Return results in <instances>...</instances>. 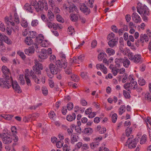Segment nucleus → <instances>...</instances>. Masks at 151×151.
I'll list each match as a JSON object with an SVG mask.
<instances>
[{
    "mask_svg": "<svg viewBox=\"0 0 151 151\" xmlns=\"http://www.w3.org/2000/svg\"><path fill=\"white\" fill-rule=\"evenodd\" d=\"M32 5L34 6V8L37 12L42 11L44 9L46 11L48 9L46 0H42V1H39L38 2L36 1H33L32 2Z\"/></svg>",
    "mask_w": 151,
    "mask_h": 151,
    "instance_id": "f257e3e1",
    "label": "nucleus"
},
{
    "mask_svg": "<svg viewBox=\"0 0 151 151\" xmlns=\"http://www.w3.org/2000/svg\"><path fill=\"white\" fill-rule=\"evenodd\" d=\"M139 137H136L134 139V138L133 136L131 135L130 137L128 139L125 144V145L127 146L128 145L129 148L132 149L134 148L136 146L137 143L139 141Z\"/></svg>",
    "mask_w": 151,
    "mask_h": 151,
    "instance_id": "f03ea898",
    "label": "nucleus"
},
{
    "mask_svg": "<svg viewBox=\"0 0 151 151\" xmlns=\"http://www.w3.org/2000/svg\"><path fill=\"white\" fill-rule=\"evenodd\" d=\"M128 56L130 60L136 64H141L142 62L141 55L139 54L134 55L132 52H129L128 54Z\"/></svg>",
    "mask_w": 151,
    "mask_h": 151,
    "instance_id": "7ed1b4c3",
    "label": "nucleus"
},
{
    "mask_svg": "<svg viewBox=\"0 0 151 151\" xmlns=\"http://www.w3.org/2000/svg\"><path fill=\"white\" fill-rule=\"evenodd\" d=\"M137 9V12L140 15L148 16L150 15L148 9L145 5H143L140 3H138Z\"/></svg>",
    "mask_w": 151,
    "mask_h": 151,
    "instance_id": "20e7f679",
    "label": "nucleus"
},
{
    "mask_svg": "<svg viewBox=\"0 0 151 151\" xmlns=\"http://www.w3.org/2000/svg\"><path fill=\"white\" fill-rule=\"evenodd\" d=\"M60 56L62 58L61 60V61L59 60H57L55 62V65H59L60 67L65 68L67 65V62L65 59V55L63 53H61L60 54Z\"/></svg>",
    "mask_w": 151,
    "mask_h": 151,
    "instance_id": "39448f33",
    "label": "nucleus"
},
{
    "mask_svg": "<svg viewBox=\"0 0 151 151\" xmlns=\"http://www.w3.org/2000/svg\"><path fill=\"white\" fill-rule=\"evenodd\" d=\"M56 66L53 63H51L49 65V68L51 73L53 74H56L60 70V68H62L60 67L59 65H56ZM63 68V67H62Z\"/></svg>",
    "mask_w": 151,
    "mask_h": 151,
    "instance_id": "423d86ee",
    "label": "nucleus"
},
{
    "mask_svg": "<svg viewBox=\"0 0 151 151\" xmlns=\"http://www.w3.org/2000/svg\"><path fill=\"white\" fill-rule=\"evenodd\" d=\"M137 83L136 81H132L127 83L124 85V88L127 90L130 91L131 90L135 89L137 87Z\"/></svg>",
    "mask_w": 151,
    "mask_h": 151,
    "instance_id": "0eeeda50",
    "label": "nucleus"
},
{
    "mask_svg": "<svg viewBox=\"0 0 151 151\" xmlns=\"http://www.w3.org/2000/svg\"><path fill=\"white\" fill-rule=\"evenodd\" d=\"M4 133H3L1 135L2 142L5 144L8 145L11 143L12 141V139L9 136L6 135Z\"/></svg>",
    "mask_w": 151,
    "mask_h": 151,
    "instance_id": "6e6552de",
    "label": "nucleus"
},
{
    "mask_svg": "<svg viewBox=\"0 0 151 151\" xmlns=\"http://www.w3.org/2000/svg\"><path fill=\"white\" fill-rule=\"evenodd\" d=\"M8 81L9 82V83L10 84V85H12V88L15 91L18 93H21L22 90L21 88L17 81H12V82H11L9 81L8 80Z\"/></svg>",
    "mask_w": 151,
    "mask_h": 151,
    "instance_id": "1a4fd4ad",
    "label": "nucleus"
},
{
    "mask_svg": "<svg viewBox=\"0 0 151 151\" xmlns=\"http://www.w3.org/2000/svg\"><path fill=\"white\" fill-rule=\"evenodd\" d=\"M39 60L40 62H42L43 60L47 58V51L45 49H42L41 51L39 52L38 55Z\"/></svg>",
    "mask_w": 151,
    "mask_h": 151,
    "instance_id": "9d476101",
    "label": "nucleus"
},
{
    "mask_svg": "<svg viewBox=\"0 0 151 151\" xmlns=\"http://www.w3.org/2000/svg\"><path fill=\"white\" fill-rule=\"evenodd\" d=\"M6 78H0V86L3 88L5 87L6 88H9L11 86L8 80H6Z\"/></svg>",
    "mask_w": 151,
    "mask_h": 151,
    "instance_id": "9b49d317",
    "label": "nucleus"
},
{
    "mask_svg": "<svg viewBox=\"0 0 151 151\" xmlns=\"http://www.w3.org/2000/svg\"><path fill=\"white\" fill-rule=\"evenodd\" d=\"M132 17L133 20L136 23H139L141 21L142 19L141 18L139 15L136 12H134L132 14Z\"/></svg>",
    "mask_w": 151,
    "mask_h": 151,
    "instance_id": "f8f14e48",
    "label": "nucleus"
},
{
    "mask_svg": "<svg viewBox=\"0 0 151 151\" xmlns=\"http://www.w3.org/2000/svg\"><path fill=\"white\" fill-rule=\"evenodd\" d=\"M46 26L50 29L53 28L55 30L57 29L56 24L50 20H47L46 22Z\"/></svg>",
    "mask_w": 151,
    "mask_h": 151,
    "instance_id": "ddd939ff",
    "label": "nucleus"
},
{
    "mask_svg": "<svg viewBox=\"0 0 151 151\" xmlns=\"http://www.w3.org/2000/svg\"><path fill=\"white\" fill-rule=\"evenodd\" d=\"M2 71L3 73L5 76V77H4V78H6V80H8V81H9V79H8V76L10 73V71L9 69L7 68V67L5 65H3L2 66Z\"/></svg>",
    "mask_w": 151,
    "mask_h": 151,
    "instance_id": "4468645a",
    "label": "nucleus"
},
{
    "mask_svg": "<svg viewBox=\"0 0 151 151\" xmlns=\"http://www.w3.org/2000/svg\"><path fill=\"white\" fill-rule=\"evenodd\" d=\"M80 10L82 12L86 14H89L90 12V10L86 6L85 4H83L81 6Z\"/></svg>",
    "mask_w": 151,
    "mask_h": 151,
    "instance_id": "2eb2a0df",
    "label": "nucleus"
},
{
    "mask_svg": "<svg viewBox=\"0 0 151 151\" xmlns=\"http://www.w3.org/2000/svg\"><path fill=\"white\" fill-rule=\"evenodd\" d=\"M96 67L97 69H100L101 70L104 74L107 73V69L106 68L103 64H97L96 65Z\"/></svg>",
    "mask_w": 151,
    "mask_h": 151,
    "instance_id": "dca6fc26",
    "label": "nucleus"
},
{
    "mask_svg": "<svg viewBox=\"0 0 151 151\" xmlns=\"http://www.w3.org/2000/svg\"><path fill=\"white\" fill-rule=\"evenodd\" d=\"M114 40H109L108 42L109 46L111 47H113L115 46L118 43V38H115Z\"/></svg>",
    "mask_w": 151,
    "mask_h": 151,
    "instance_id": "f3484780",
    "label": "nucleus"
},
{
    "mask_svg": "<svg viewBox=\"0 0 151 151\" xmlns=\"http://www.w3.org/2000/svg\"><path fill=\"white\" fill-rule=\"evenodd\" d=\"M34 49L33 47H30L28 49H26L25 50L24 52L26 54L28 55H30L34 52Z\"/></svg>",
    "mask_w": 151,
    "mask_h": 151,
    "instance_id": "a211bd4d",
    "label": "nucleus"
},
{
    "mask_svg": "<svg viewBox=\"0 0 151 151\" xmlns=\"http://www.w3.org/2000/svg\"><path fill=\"white\" fill-rule=\"evenodd\" d=\"M68 9L69 13L73 12L74 11L77 12L78 10L77 7L73 4L70 5Z\"/></svg>",
    "mask_w": 151,
    "mask_h": 151,
    "instance_id": "6ab92c4d",
    "label": "nucleus"
},
{
    "mask_svg": "<svg viewBox=\"0 0 151 151\" xmlns=\"http://www.w3.org/2000/svg\"><path fill=\"white\" fill-rule=\"evenodd\" d=\"M76 114L75 113H73L72 114V115H68L67 116L66 119L69 122L72 121L74 120L76 118Z\"/></svg>",
    "mask_w": 151,
    "mask_h": 151,
    "instance_id": "aec40b11",
    "label": "nucleus"
},
{
    "mask_svg": "<svg viewBox=\"0 0 151 151\" xmlns=\"http://www.w3.org/2000/svg\"><path fill=\"white\" fill-rule=\"evenodd\" d=\"M123 63L124 66L125 68H128L130 64V63L127 58L124 57L123 59Z\"/></svg>",
    "mask_w": 151,
    "mask_h": 151,
    "instance_id": "412c9836",
    "label": "nucleus"
},
{
    "mask_svg": "<svg viewBox=\"0 0 151 151\" xmlns=\"http://www.w3.org/2000/svg\"><path fill=\"white\" fill-rule=\"evenodd\" d=\"M78 137L76 133L74 134L73 135H71L70 137L71 143L74 144L75 142H77Z\"/></svg>",
    "mask_w": 151,
    "mask_h": 151,
    "instance_id": "4be33fe9",
    "label": "nucleus"
},
{
    "mask_svg": "<svg viewBox=\"0 0 151 151\" xmlns=\"http://www.w3.org/2000/svg\"><path fill=\"white\" fill-rule=\"evenodd\" d=\"M33 6L34 7V6H33V5H32V3L31 4V5H30L29 6L28 4H26L25 5L24 8L25 9H26L27 10H28L30 12L32 13L33 12Z\"/></svg>",
    "mask_w": 151,
    "mask_h": 151,
    "instance_id": "5701e85b",
    "label": "nucleus"
},
{
    "mask_svg": "<svg viewBox=\"0 0 151 151\" xmlns=\"http://www.w3.org/2000/svg\"><path fill=\"white\" fill-rule=\"evenodd\" d=\"M29 77L30 76L27 74H26L25 75V78L27 84L28 86H31L32 84L31 81L29 78Z\"/></svg>",
    "mask_w": 151,
    "mask_h": 151,
    "instance_id": "b1692460",
    "label": "nucleus"
},
{
    "mask_svg": "<svg viewBox=\"0 0 151 151\" xmlns=\"http://www.w3.org/2000/svg\"><path fill=\"white\" fill-rule=\"evenodd\" d=\"M70 19L72 21L76 22L78 19V17L76 14H72L70 15Z\"/></svg>",
    "mask_w": 151,
    "mask_h": 151,
    "instance_id": "393cba45",
    "label": "nucleus"
},
{
    "mask_svg": "<svg viewBox=\"0 0 151 151\" xmlns=\"http://www.w3.org/2000/svg\"><path fill=\"white\" fill-rule=\"evenodd\" d=\"M123 59L121 58H116L115 60V63L117 65L118 67H119L120 64L123 63Z\"/></svg>",
    "mask_w": 151,
    "mask_h": 151,
    "instance_id": "a878e982",
    "label": "nucleus"
},
{
    "mask_svg": "<svg viewBox=\"0 0 151 151\" xmlns=\"http://www.w3.org/2000/svg\"><path fill=\"white\" fill-rule=\"evenodd\" d=\"M145 122H146L147 126L149 129H151V119L149 117H147V118L145 120Z\"/></svg>",
    "mask_w": 151,
    "mask_h": 151,
    "instance_id": "bb28decb",
    "label": "nucleus"
},
{
    "mask_svg": "<svg viewBox=\"0 0 151 151\" xmlns=\"http://www.w3.org/2000/svg\"><path fill=\"white\" fill-rule=\"evenodd\" d=\"M33 42V41L31 37H27L25 40V43L29 45H31Z\"/></svg>",
    "mask_w": 151,
    "mask_h": 151,
    "instance_id": "cd10ccee",
    "label": "nucleus"
},
{
    "mask_svg": "<svg viewBox=\"0 0 151 151\" xmlns=\"http://www.w3.org/2000/svg\"><path fill=\"white\" fill-rule=\"evenodd\" d=\"M118 38L116 37L115 36V34L113 32H112L108 35L107 37V39L108 40H114L115 38Z\"/></svg>",
    "mask_w": 151,
    "mask_h": 151,
    "instance_id": "c85d7f7f",
    "label": "nucleus"
},
{
    "mask_svg": "<svg viewBox=\"0 0 151 151\" xmlns=\"http://www.w3.org/2000/svg\"><path fill=\"white\" fill-rule=\"evenodd\" d=\"M106 52L109 55H113L115 53L114 50L111 48H108L106 50Z\"/></svg>",
    "mask_w": 151,
    "mask_h": 151,
    "instance_id": "c756f323",
    "label": "nucleus"
},
{
    "mask_svg": "<svg viewBox=\"0 0 151 151\" xmlns=\"http://www.w3.org/2000/svg\"><path fill=\"white\" fill-rule=\"evenodd\" d=\"M99 144L98 142H94L90 144V147L91 149H94L98 147Z\"/></svg>",
    "mask_w": 151,
    "mask_h": 151,
    "instance_id": "7c9ffc66",
    "label": "nucleus"
},
{
    "mask_svg": "<svg viewBox=\"0 0 151 151\" xmlns=\"http://www.w3.org/2000/svg\"><path fill=\"white\" fill-rule=\"evenodd\" d=\"M39 115V114L37 113H35L31 115H29V117L32 120H35L37 118Z\"/></svg>",
    "mask_w": 151,
    "mask_h": 151,
    "instance_id": "2f4dec72",
    "label": "nucleus"
},
{
    "mask_svg": "<svg viewBox=\"0 0 151 151\" xmlns=\"http://www.w3.org/2000/svg\"><path fill=\"white\" fill-rule=\"evenodd\" d=\"M125 106L124 105H121L119 109V114L121 115L125 111Z\"/></svg>",
    "mask_w": 151,
    "mask_h": 151,
    "instance_id": "473e14b6",
    "label": "nucleus"
},
{
    "mask_svg": "<svg viewBox=\"0 0 151 151\" xmlns=\"http://www.w3.org/2000/svg\"><path fill=\"white\" fill-rule=\"evenodd\" d=\"M14 21L17 24H19L20 22L19 18V16L18 15V14L17 13H14Z\"/></svg>",
    "mask_w": 151,
    "mask_h": 151,
    "instance_id": "72a5a7b5",
    "label": "nucleus"
},
{
    "mask_svg": "<svg viewBox=\"0 0 151 151\" xmlns=\"http://www.w3.org/2000/svg\"><path fill=\"white\" fill-rule=\"evenodd\" d=\"M33 70L35 73L37 74H41V71L40 70V69L37 68L34 66L32 67Z\"/></svg>",
    "mask_w": 151,
    "mask_h": 151,
    "instance_id": "f704fd0d",
    "label": "nucleus"
},
{
    "mask_svg": "<svg viewBox=\"0 0 151 151\" xmlns=\"http://www.w3.org/2000/svg\"><path fill=\"white\" fill-rule=\"evenodd\" d=\"M56 18L57 20L60 23H63L64 22V19L60 15L58 14L57 15Z\"/></svg>",
    "mask_w": 151,
    "mask_h": 151,
    "instance_id": "c9c22d12",
    "label": "nucleus"
},
{
    "mask_svg": "<svg viewBox=\"0 0 151 151\" xmlns=\"http://www.w3.org/2000/svg\"><path fill=\"white\" fill-rule=\"evenodd\" d=\"M84 131V132L86 134H89L92 133L93 132V130L91 128L89 127L85 128Z\"/></svg>",
    "mask_w": 151,
    "mask_h": 151,
    "instance_id": "e433bc0d",
    "label": "nucleus"
},
{
    "mask_svg": "<svg viewBox=\"0 0 151 151\" xmlns=\"http://www.w3.org/2000/svg\"><path fill=\"white\" fill-rule=\"evenodd\" d=\"M35 65L34 66H36V67L38 68L40 70H42L43 68V67L42 66V65L41 64L38 63V61H35Z\"/></svg>",
    "mask_w": 151,
    "mask_h": 151,
    "instance_id": "4c0bfd02",
    "label": "nucleus"
},
{
    "mask_svg": "<svg viewBox=\"0 0 151 151\" xmlns=\"http://www.w3.org/2000/svg\"><path fill=\"white\" fill-rule=\"evenodd\" d=\"M5 21L6 23L7 24H9V23L13 26H14L15 25V23L13 21H9V18L8 17H6L5 18Z\"/></svg>",
    "mask_w": 151,
    "mask_h": 151,
    "instance_id": "58836bf2",
    "label": "nucleus"
},
{
    "mask_svg": "<svg viewBox=\"0 0 151 151\" xmlns=\"http://www.w3.org/2000/svg\"><path fill=\"white\" fill-rule=\"evenodd\" d=\"M87 74L88 73L87 72H83L81 73L80 76L83 79H87L88 78Z\"/></svg>",
    "mask_w": 151,
    "mask_h": 151,
    "instance_id": "ea45409f",
    "label": "nucleus"
},
{
    "mask_svg": "<svg viewBox=\"0 0 151 151\" xmlns=\"http://www.w3.org/2000/svg\"><path fill=\"white\" fill-rule=\"evenodd\" d=\"M138 82L139 85L142 86L145 85L146 82L142 78H141L138 80Z\"/></svg>",
    "mask_w": 151,
    "mask_h": 151,
    "instance_id": "a19ab883",
    "label": "nucleus"
},
{
    "mask_svg": "<svg viewBox=\"0 0 151 151\" xmlns=\"http://www.w3.org/2000/svg\"><path fill=\"white\" fill-rule=\"evenodd\" d=\"M3 40H4V42L9 45L11 44L12 43L11 40L8 38L7 36L6 35L5 37H4V38Z\"/></svg>",
    "mask_w": 151,
    "mask_h": 151,
    "instance_id": "79ce46f5",
    "label": "nucleus"
},
{
    "mask_svg": "<svg viewBox=\"0 0 151 151\" xmlns=\"http://www.w3.org/2000/svg\"><path fill=\"white\" fill-rule=\"evenodd\" d=\"M47 16L50 19H53L54 18V15L52 12L50 10H48V12Z\"/></svg>",
    "mask_w": 151,
    "mask_h": 151,
    "instance_id": "37998d69",
    "label": "nucleus"
},
{
    "mask_svg": "<svg viewBox=\"0 0 151 151\" xmlns=\"http://www.w3.org/2000/svg\"><path fill=\"white\" fill-rule=\"evenodd\" d=\"M68 33L70 35H72L75 32V30L74 28L72 26L69 27L68 28Z\"/></svg>",
    "mask_w": 151,
    "mask_h": 151,
    "instance_id": "c03bdc74",
    "label": "nucleus"
},
{
    "mask_svg": "<svg viewBox=\"0 0 151 151\" xmlns=\"http://www.w3.org/2000/svg\"><path fill=\"white\" fill-rule=\"evenodd\" d=\"M104 54H106L105 53L103 52H100L98 55V60L100 61H101L104 57Z\"/></svg>",
    "mask_w": 151,
    "mask_h": 151,
    "instance_id": "a18cd8bd",
    "label": "nucleus"
},
{
    "mask_svg": "<svg viewBox=\"0 0 151 151\" xmlns=\"http://www.w3.org/2000/svg\"><path fill=\"white\" fill-rule=\"evenodd\" d=\"M50 118L52 119H54V117L55 118L56 114L53 111H50L48 114Z\"/></svg>",
    "mask_w": 151,
    "mask_h": 151,
    "instance_id": "49530a36",
    "label": "nucleus"
},
{
    "mask_svg": "<svg viewBox=\"0 0 151 151\" xmlns=\"http://www.w3.org/2000/svg\"><path fill=\"white\" fill-rule=\"evenodd\" d=\"M48 4L53 9L55 6V3L54 0H49L48 1Z\"/></svg>",
    "mask_w": 151,
    "mask_h": 151,
    "instance_id": "de8ad7c7",
    "label": "nucleus"
},
{
    "mask_svg": "<svg viewBox=\"0 0 151 151\" xmlns=\"http://www.w3.org/2000/svg\"><path fill=\"white\" fill-rule=\"evenodd\" d=\"M0 49L1 51L3 52L6 50V47L2 41H0Z\"/></svg>",
    "mask_w": 151,
    "mask_h": 151,
    "instance_id": "09e8293b",
    "label": "nucleus"
},
{
    "mask_svg": "<svg viewBox=\"0 0 151 151\" xmlns=\"http://www.w3.org/2000/svg\"><path fill=\"white\" fill-rule=\"evenodd\" d=\"M132 129L131 128H128L126 130V134L127 136V137H129L130 134L132 133Z\"/></svg>",
    "mask_w": 151,
    "mask_h": 151,
    "instance_id": "8fccbe9b",
    "label": "nucleus"
},
{
    "mask_svg": "<svg viewBox=\"0 0 151 151\" xmlns=\"http://www.w3.org/2000/svg\"><path fill=\"white\" fill-rule=\"evenodd\" d=\"M146 141V135H143L140 140V144H143Z\"/></svg>",
    "mask_w": 151,
    "mask_h": 151,
    "instance_id": "3c124183",
    "label": "nucleus"
},
{
    "mask_svg": "<svg viewBox=\"0 0 151 151\" xmlns=\"http://www.w3.org/2000/svg\"><path fill=\"white\" fill-rule=\"evenodd\" d=\"M73 107V103L71 102L69 103L67 105V108L68 110H71Z\"/></svg>",
    "mask_w": 151,
    "mask_h": 151,
    "instance_id": "603ef678",
    "label": "nucleus"
},
{
    "mask_svg": "<svg viewBox=\"0 0 151 151\" xmlns=\"http://www.w3.org/2000/svg\"><path fill=\"white\" fill-rule=\"evenodd\" d=\"M42 93L44 95H47L48 94V90L46 87H43L42 88Z\"/></svg>",
    "mask_w": 151,
    "mask_h": 151,
    "instance_id": "864d4df0",
    "label": "nucleus"
},
{
    "mask_svg": "<svg viewBox=\"0 0 151 151\" xmlns=\"http://www.w3.org/2000/svg\"><path fill=\"white\" fill-rule=\"evenodd\" d=\"M123 95L126 98L129 99L130 97V96L129 93L126 91H123Z\"/></svg>",
    "mask_w": 151,
    "mask_h": 151,
    "instance_id": "5fc2aeb1",
    "label": "nucleus"
},
{
    "mask_svg": "<svg viewBox=\"0 0 151 151\" xmlns=\"http://www.w3.org/2000/svg\"><path fill=\"white\" fill-rule=\"evenodd\" d=\"M69 6V2H65L63 4V7L64 9L68 10V7Z\"/></svg>",
    "mask_w": 151,
    "mask_h": 151,
    "instance_id": "6e6d98bb",
    "label": "nucleus"
},
{
    "mask_svg": "<svg viewBox=\"0 0 151 151\" xmlns=\"http://www.w3.org/2000/svg\"><path fill=\"white\" fill-rule=\"evenodd\" d=\"M36 35L37 33L35 32L32 31L29 32V37L31 38H35L36 37Z\"/></svg>",
    "mask_w": 151,
    "mask_h": 151,
    "instance_id": "4d7b16f0",
    "label": "nucleus"
},
{
    "mask_svg": "<svg viewBox=\"0 0 151 151\" xmlns=\"http://www.w3.org/2000/svg\"><path fill=\"white\" fill-rule=\"evenodd\" d=\"M117 118V116L116 114L115 113L112 115L111 117V120L113 123H115L116 122Z\"/></svg>",
    "mask_w": 151,
    "mask_h": 151,
    "instance_id": "13d9d810",
    "label": "nucleus"
},
{
    "mask_svg": "<svg viewBox=\"0 0 151 151\" xmlns=\"http://www.w3.org/2000/svg\"><path fill=\"white\" fill-rule=\"evenodd\" d=\"M17 53L18 55L20 56L22 59H24L25 58V56L23 52L20 51H19L17 52Z\"/></svg>",
    "mask_w": 151,
    "mask_h": 151,
    "instance_id": "bf43d9fd",
    "label": "nucleus"
},
{
    "mask_svg": "<svg viewBox=\"0 0 151 151\" xmlns=\"http://www.w3.org/2000/svg\"><path fill=\"white\" fill-rule=\"evenodd\" d=\"M0 29L3 32L6 29L5 26L1 21H0Z\"/></svg>",
    "mask_w": 151,
    "mask_h": 151,
    "instance_id": "052dcab7",
    "label": "nucleus"
},
{
    "mask_svg": "<svg viewBox=\"0 0 151 151\" xmlns=\"http://www.w3.org/2000/svg\"><path fill=\"white\" fill-rule=\"evenodd\" d=\"M65 71L66 74L68 75L71 74L72 73V70L71 68L69 67L65 69Z\"/></svg>",
    "mask_w": 151,
    "mask_h": 151,
    "instance_id": "680f3d73",
    "label": "nucleus"
},
{
    "mask_svg": "<svg viewBox=\"0 0 151 151\" xmlns=\"http://www.w3.org/2000/svg\"><path fill=\"white\" fill-rule=\"evenodd\" d=\"M128 75L126 73H124L122 77H123V78L122 80V81L123 83H124L126 82V80L127 78Z\"/></svg>",
    "mask_w": 151,
    "mask_h": 151,
    "instance_id": "e2e57ef3",
    "label": "nucleus"
},
{
    "mask_svg": "<svg viewBox=\"0 0 151 151\" xmlns=\"http://www.w3.org/2000/svg\"><path fill=\"white\" fill-rule=\"evenodd\" d=\"M38 24V21L37 20H34L32 21L31 24L32 26L35 27L37 26Z\"/></svg>",
    "mask_w": 151,
    "mask_h": 151,
    "instance_id": "0e129e2a",
    "label": "nucleus"
},
{
    "mask_svg": "<svg viewBox=\"0 0 151 151\" xmlns=\"http://www.w3.org/2000/svg\"><path fill=\"white\" fill-rule=\"evenodd\" d=\"M56 57L54 55H51L50 57V61L51 62H54L56 60Z\"/></svg>",
    "mask_w": 151,
    "mask_h": 151,
    "instance_id": "69168bd1",
    "label": "nucleus"
},
{
    "mask_svg": "<svg viewBox=\"0 0 151 151\" xmlns=\"http://www.w3.org/2000/svg\"><path fill=\"white\" fill-rule=\"evenodd\" d=\"M118 69L116 67L111 70V72L112 73L113 75L114 76H116L117 75V73H118Z\"/></svg>",
    "mask_w": 151,
    "mask_h": 151,
    "instance_id": "338daca9",
    "label": "nucleus"
},
{
    "mask_svg": "<svg viewBox=\"0 0 151 151\" xmlns=\"http://www.w3.org/2000/svg\"><path fill=\"white\" fill-rule=\"evenodd\" d=\"M14 116L12 115H7L5 116V118L7 120H9L12 119Z\"/></svg>",
    "mask_w": 151,
    "mask_h": 151,
    "instance_id": "774afa93",
    "label": "nucleus"
}]
</instances>
